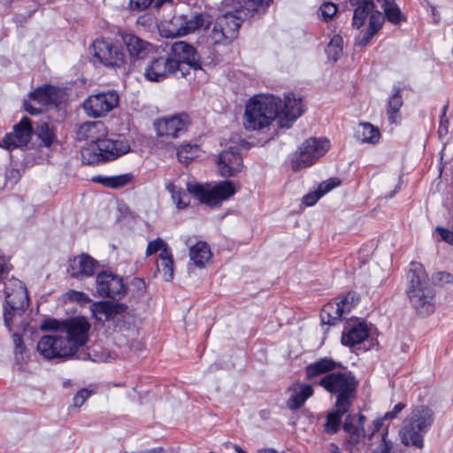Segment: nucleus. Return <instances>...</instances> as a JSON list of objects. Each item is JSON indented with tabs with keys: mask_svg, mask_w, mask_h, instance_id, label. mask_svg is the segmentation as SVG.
<instances>
[{
	"mask_svg": "<svg viewBox=\"0 0 453 453\" xmlns=\"http://www.w3.org/2000/svg\"><path fill=\"white\" fill-rule=\"evenodd\" d=\"M108 131L102 121H88L81 124L76 132L78 141L86 143L81 149L83 164L98 165L113 161L130 151V141L123 134L107 138Z\"/></svg>",
	"mask_w": 453,
	"mask_h": 453,
	"instance_id": "nucleus-1",
	"label": "nucleus"
},
{
	"mask_svg": "<svg viewBox=\"0 0 453 453\" xmlns=\"http://www.w3.org/2000/svg\"><path fill=\"white\" fill-rule=\"evenodd\" d=\"M411 266L407 274L406 293L417 314L427 317L436 309L435 291L423 265L411 262Z\"/></svg>",
	"mask_w": 453,
	"mask_h": 453,
	"instance_id": "nucleus-2",
	"label": "nucleus"
},
{
	"mask_svg": "<svg viewBox=\"0 0 453 453\" xmlns=\"http://www.w3.org/2000/svg\"><path fill=\"white\" fill-rule=\"evenodd\" d=\"M90 327L91 326L88 319L81 316L62 321L48 319L43 320L40 326L42 331L58 329V333L63 334L65 341V343L70 347L73 356L78 352L79 349L87 344Z\"/></svg>",
	"mask_w": 453,
	"mask_h": 453,
	"instance_id": "nucleus-3",
	"label": "nucleus"
},
{
	"mask_svg": "<svg viewBox=\"0 0 453 453\" xmlns=\"http://www.w3.org/2000/svg\"><path fill=\"white\" fill-rule=\"evenodd\" d=\"M434 415L432 409L420 405L415 407L404 419L399 432L400 439L405 446L417 449L424 447V436L432 426Z\"/></svg>",
	"mask_w": 453,
	"mask_h": 453,
	"instance_id": "nucleus-4",
	"label": "nucleus"
},
{
	"mask_svg": "<svg viewBox=\"0 0 453 453\" xmlns=\"http://www.w3.org/2000/svg\"><path fill=\"white\" fill-rule=\"evenodd\" d=\"M358 384L356 376L347 369L326 374L319 381V386L336 395L335 403L342 411L352 405L357 397Z\"/></svg>",
	"mask_w": 453,
	"mask_h": 453,
	"instance_id": "nucleus-5",
	"label": "nucleus"
},
{
	"mask_svg": "<svg viewBox=\"0 0 453 453\" xmlns=\"http://www.w3.org/2000/svg\"><path fill=\"white\" fill-rule=\"evenodd\" d=\"M304 111L302 98L293 93L285 96L283 111L280 97L271 94H258L247 101L244 113H303Z\"/></svg>",
	"mask_w": 453,
	"mask_h": 453,
	"instance_id": "nucleus-6",
	"label": "nucleus"
},
{
	"mask_svg": "<svg viewBox=\"0 0 453 453\" xmlns=\"http://www.w3.org/2000/svg\"><path fill=\"white\" fill-rule=\"evenodd\" d=\"M28 99V101L24 102L25 111L28 113H42V110L35 108L31 104V101L46 110L56 109L59 111L62 109V105L66 103L68 95L65 88L46 84L30 92Z\"/></svg>",
	"mask_w": 453,
	"mask_h": 453,
	"instance_id": "nucleus-7",
	"label": "nucleus"
},
{
	"mask_svg": "<svg viewBox=\"0 0 453 453\" xmlns=\"http://www.w3.org/2000/svg\"><path fill=\"white\" fill-rule=\"evenodd\" d=\"M210 24L211 19L206 14L174 15L162 25L160 33L165 37L183 36L196 30L205 29Z\"/></svg>",
	"mask_w": 453,
	"mask_h": 453,
	"instance_id": "nucleus-8",
	"label": "nucleus"
},
{
	"mask_svg": "<svg viewBox=\"0 0 453 453\" xmlns=\"http://www.w3.org/2000/svg\"><path fill=\"white\" fill-rule=\"evenodd\" d=\"M330 148V142L326 138L310 137L305 140L291 158V168L295 172L312 165L323 157Z\"/></svg>",
	"mask_w": 453,
	"mask_h": 453,
	"instance_id": "nucleus-9",
	"label": "nucleus"
},
{
	"mask_svg": "<svg viewBox=\"0 0 453 453\" xmlns=\"http://www.w3.org/2000/svg\"><path fill=\"white\" fill-rule=\"evenodd\" d=\"M188 191L201 203L208 205H216L230 198L237 190L235 184L230 180L219 182L213 188L204 187L197 183H188Z\"/></svg>",
	"mask_w": 453,
	"mask_h": 453,
	"instance_id": "nucleus-10",
	"label": "nucleus"
},
{
	"mask_svg": "<svg viewBox=\"0 0 453 453\" xmlns=\"http://www.w3.org/2000/svg\"><path fill=\"white\" fill-rule=\"evenodd\" d=\"M244 10H235L219 16L213 27L211 37L215 43H225L234 40L238 34L242 18L246 17Z\"/></svg>",
	"mask_w": 453,
	"mask_h": 453,
	"instance_id": "nucleus-11",
	"label": "nucleus"
},
{
	"mask_svg": "<svg viewBox=\"0 0 453 453\" xmlns=\"http://www.w3.org/2000/svg\"><path fill=\"white\" fill-rule=\"evenodd\" d=\"M51 334L42 336L37 343L38 352L46 359H68L73 356L70 347L58 329H51Z\"/></svg>",
	"mask_w": 453,
	"mask_h": 453,
	"instance_id": "nucleus-12",
	"label": "nucleus"
},
{
	"mask_svg": "<svg viewBox=\"0 0 453 453\" xmlns=\"http://www.w3.org/2000/svg\"><path fill=\"white\" fill-rule=\"evenodd\" d=\"M188 124V115H165L153 122V127L157 139L168 142L184 134Z\"/></svg>",
	"mask_w": 453,
	"mask_h": 453,
	"instance_id": "nucleus-13",
	"label": "nucleus"
},
{
	"mask_svg": "<svg viewBox=\"0 0 453 453\" xmlns=\"http://www.w3.org/2000/svg\"><path fill=\"white\" fill-rule=\"evenodd\" d=\"M96 289L99 296L113 300L122 299L127 291L122 277L109 271H103L96 275Z\"/></svg>",
	"mask_w": 453,
	"mask_h": 453,
	"instance_id": "nucleus-14",
	"label": "nucleus"
},
{
	"mask_svg": "<svg viewBox=\"0 0 453 453\" xmlns=\"http://www.w3.org/2000/svg\"><path fill=\"white\" fill-rule=\"evenodd\" d=\"M93 50L94 58L107 67H121L126 63L124 52L110 40L96 39Z\"/></svg>",
	"mask_w": 453,
	"mask_h": 453,
	"instance_id": "nucleus-15",
	"label": "nucleus"
},
{
	"mask_svg": "<svg viewBox=\"0 0 453 453\" xmlns=\"http://www.w3.org/2000/svg\"><path fill=\"white\" fill-rule=\"evenodd\" d=\"M4 294L7 306L20 317L28 306V295L23 282L15 278L9 279L4 283Z\"/></svg>",
	"mask_w": 453,
	"mask_h": 453,
	"instance_id": "nucleus-16",
	"label": "nucleus"
},
{
	"mask_svg": "<svg viewBox=\"0 0 453 453\" xmlns=\"http://www.w3.org/2000/svg\"><path fill=\"white\" fill-rule=\"evenodd\" d=\"M32 134L33 127L31 120L24 117L19 123L13 126L12 131L7 133L0 141V147L7 150L24 148L29 142Z\"/></svg>",
	"mask_w": 453,
	"mask_h": 453,
	"instance_id": "nucleus-17",
	"label": "nucleus"
},
{
	"mask_svg": "<svg viewBox=\"0 0 453 453\" xmlns=\"http://www.w3.org/2000/svg\"><path fill=\"white\" fill-rule=\"evenodd\" d=\"M176 73V61L171 60L170 57L161 56L148 63L144 69V77L150 81L160 82Z\"/></svg>",
	"mask_w": 453,
	"mask_h": 453,
	"instance_id": "nucleus-18",
	"label": "nucleus"
},
{
	"mask_svg": "<svg viewBox=\"0 0 453 453\" xmlns=\"http://www.w3.org/2000/svg\"><path fill=\"white\" fill-rule=\"evenodd\" d=\"M171 60L177 63V72L180 71L181 75L184 72L181 69L183 65H187L194 69L200 68L199 58L196 49L182 41L176 42L171 46Z\"/></svg>",
	"mask_w": 453,
	"mask_h": 453,
	"instance_id": "nucleus-19",
	"label": "nucleus"
},
{
	"mask_svg": "<svg viewBox=\"0 0 453 453\" xmlns=\"http://www.w3.org/2000/svg\"><path fill=\"white\" fill-rule=\"evenodd\" d=\"M119 103L117 92H106L88 96L83 103L86 113H106L114 110Z\"/></svg>",
	"mask_w": 453,
	"mask_h": 453,
	"instance_id": "nucleus-20",
	"label": "nucleus"
},
{
	"mask_svg": "<svg viewBox=\"0 0 453 453\" xmlns=\"http://www.w3.org/2000/svg\"><path fill=\"white\" fill-rule=\"evenodd\" d=\"M219 171L222 176L232 177L243 167L242 157L233 145L223 150L218 159Z\"/></svg>",
	"mask_w": 453,
	"mask_h": 453,
	"instance_id": "nucleus-21",
	"label": "nucleus"
},
{
	"mask_svg": "<svg viewBox=\"0 0 453 453\" xmlns=\"http://www.w3.org/2000/svg\"><path fill=\"white\" fill-rule=\"evenodd\" d=\"M98 262L88 254H81L69 261L68 272L73 278L90 277L94 274Z\"/></svg>",
	"mask_w": 453,
	"mask_h": 453,
	"instance_id": "nucleus-22",
	"label": "nucleus"
},
{
	"mask_svg": "<svg viewBox=\"0 0 453 453\" xmlns=\"http://www.w3.org/2000/svg\"><path fill=\"white\" fill-rule=\"evenodd\" d=\"M288 392L289 396L287 406L288 409L295 411L301 408L306 400L312 395L313 388L311 385L297 382L289 387Z\"/></svg>",
	"mask_w": 453,
	"mask_h": 453,
	"instance_id": "nucleus-23",
	"label": "nucleus"
},
{
	"mask_svg": "<svg viewBox=\"0 0 453 453\" xmlns=\"http://www.w3.org/2000/svg\"><path fill=\"white\" fill-rule=\"evenodd\" d=\"M127 306L123 303H113L108 301L94 303L91 305V312L98 321H107L113 316L125 311Z\"/></svg>",
	"mask_w": 453,
	"mask_h": 453,
	"instance_id": "nucleus-24",
	"label": "nucleus"
},
{
	"mask_svg": "<svg viewBox=\"0 0 453 453\" xmlns=\"http://www.w3.org/2000/svg\"><path fill=\"white\" fill-rule=\"evenodd\" d=\"M356 417L354 415H348L343 423V430L347 433V441L352 445H357L360 442L361 439L366 436L364 431L365 416L360 414L358 416V425L355 426Z\"/></svg>",
	"mask_w": 453,
	"mask_h": 453,
	"instance_id": "nucleus-25",
	"label": "nucleus"
},
{
	"mask_svg": "<svg viewBox=\"0 0 453 453\" xmlns=\"http://www.w3.org/2000/svg\"><path fill=\"white\" fill-rule=\"evenodd\" d=\"M341 367V363L336 362L330 357H323L308 365L305 368V372L307 378L312 379L321 374H328L336 372V369Z\"/></svg>",
	"mask_w": 453,
	"mask_h": 453,
	"instance_id": "nucleus-26",
	"label": "nucleus"
},
{
	"mask_svg": "<svg viewBox=\"0 0 453 453\" xmlns=\"http://www.w3.org/2000/svg\"><path fill=\"white\" fill-rule=\"evenodd\" d=\"M121 38L133 58H142L147 53L149 43L134 34L123 33Z\"/></svg>",
	"mask_w": 453,
	"mask_h": 453,
	"instance_id": "nucleus-27",
	"label": "nucleus"
},
{
	"mask_svg": "<svg viewBox=\"0 0 453 453\" xmlns=\"http://www.w3.org/2000/svg\"><path fill=\"white\" fill-rule=\"evenodd\" d=\"M344 313L348 312L341 301L331 302L323 307L320 312V319L323 324L334 325L337 321L341 320Z\"/></svg>",
	"mask_w": 453,
	"mask_h": 453,
	"instance_id": "nucleus-28",
	"label": "nucleus"
},
{
	"mask_svg": "<svg viewBox=\"0 0 453 453\" xmlns=\"http://www.w3.org/2000/svg\"><path fill=\"white\" fill-rule=\"evenodd\" d=\"M211 251L209 245L203 242H198L189 250V257L197 267H205L211 259Z\"/></svg>",
	"mask_w": 453,
	"mask_h": 453,
	"instance_id": "nucleus-29",
	"label": "nucleus"
},
{
	"mask_svg": "<svg viewBox=\"0 0 453 453\" xmlns=\"http://www.w3.org/2000/svg\"><path fill=\"white\" fill-rule=\"evenodd\" d=\"M157 270L165 281H171L173 279L174 263L171 250H165L164 252L159 253Z\"/></svg>",
	"mask_w": 453,
	"mask_h": 453,
	"instance_id": "nucleus-30",
	"label": "nucleus"
},
{
	"mask_svg": "<svg viewBox=\"0 0 453 453\" xmlns=\"http://www.w3.org/2000/svg\"><path fill=\"white\" fill-rule=\"evenodd\" d=\"M92 181L95 183L102 184L104 187L111 188H119L129 184L133 180L131 173H125L117 176H103L96 175L92 177Z\"/></svg>",
	"mask_w": 453,
	"mask_h": 453,
	"instance_id": "nucleus-31",
	"label": "nucleus"
},
{
	"mask_svg": "<svg viewBox=\"0 0 453 453\" xmlns=\"http://www.w3.org/2000/svg\"><path fill=\"white\" fill-rule=\"evenodd\" d=\"M368 336V329L365 324L359 323L342 336L344 345L353 346L362 342Z\"/></svg>",
	"mask_w": 453,
	"mask_h": 453,
	"instance_id": "nucleus-32",
	"label": "nucleus"
},
{
	"mask_svg": "<svg viewBox=\"0 0 453 453\" xmlns=\"http://www.w3.org/2000/svg\"><path fill=\"white\" fill-rule=\"evenodd\" d=\"M357 137L364 143L376 144L380 139V132L371 123L362 122L359 124Z\"/></svg>",
	"mask_w": 453,
	"mask_h": 453,
	"instance_id": "nucleus-33",
	"label": "nucleus"
},
{
	"mask_svg": "<svg viewBox=\"0 0 453 453\" xmlns=\"http://www.w3.org/2000/svg\"><path fill=\"white\" fill-rule=\"evenodd\" d=\"M381 8L384 12L385 20L394 25H399L403 20V15L400 8L394 0H381Z\"/></svg>",
	"mask_w": 453,
	"mask_h": 453,
	"instance_id": "nucleus-34",
	"label": "nucleus"
},
{
	"mask_svg": "<svg viewBox=\"0 0 453 453\" xmlns=\"http://www.w3.org/2000/svg\"><path fill=\"white\" fill-rule=\"evenodd\" d=\"M350 407H346L344 411L340 410L335 403V411L329 412L326 416V422L325 424V431L327 434H335L338 432L342 423V417L349 411Z\"/></svg>",
	"mask_w": 453,
	"mask_h": 453,
	"instance_id": "nucleus-35",
	"label": "nucleus"
},
{
	"mask_svg": "<svg viewBox=\"0 0 453 453\" xmlns=\"http://www.w3.org/2000/svg\"><path fill=\"white\" fill-rule=\"evenodd\" d=\"M272 123L268 115H244L242 124L247 130H260Z\"/></svg>",
	"mask_w": 453,
	"mask_h": 453,
	"instance_id": "nucleus-36",
	"label": "nucleus"
},
{
	"mask_svg": "<svg viewBox=\"0 0 453 453\" xmlns=\"http://www.w3.org/2000/svg\"><path fill=\"white\" fill-rule=\"evenodd\" d=\"M343 39L341 35H335L333 36L326 48V52L328 58L334 62L337 61L342 55Z\"/></svg>",
	"mask_w": 453,
	"mask_h": 453,
	"instance_id": "nucleus-37",
	"label": "nucleus"
},
{
	"mask_svg": "<svg viewBox=\"0 0 453 453\" xmlns=\"http://www.w3.org/2000/svg\"><path fill=\"white\" fill-rule=\"evenodd\" d=\"M198 146L185 144L180 146L177 151V157L180 163L188 165L194 157L197 156Z\"/></svg>",
	"mask_w": 453,
	"mask_h": 453,
	"instance_id": "nucleus-38",
	"label": "nucleus"
},
{
	"mask_svg": "<svg viewBox=\"0 0 453 453\" xmlns=\"http://www.w3.org/2000/svg\"><path fill=\"white\" fill-rule=\"evenodd\" d=\"M166 189L171 193L172 198L178 208H186L188 206V195L185 192H183L180 188H177L173 183H169L166 185Z\"/></svg>",
	"mask_w": 453,
	"mask_h": 453,
	"instance_id": "nucleus-39",
	"label": "nucleus"
},
{
	"mask_svg": "<svg viewBox=\"0 0 453 453\" xmlns=\"http://www.w3.org/2000/svg\"><path fill=\"white\" fill-rule=\"evenodd\" d=\"M36 134L46 147H50L55 141V133L48 123L38 126Z\"/></svg>",
	"mask_w": 453,
	"mask_h": 453,
	"instance_id": "nucleus-40",
	"label": "nucleus"
},
{
	"mask_svg": "<svg viewBox=\"0 0 453 453\" xmlns=\"http://www.w3.org/2000/svg\"><path fill=\"white\" fill-rule=\"evenodd\" d=\"M372 453H395V444L388 438V430H384L379 445Z\"/></svg>",
	"mask_w": 453,
	"mask_h": 453,
	"instance_id": "nucleus-41",
	"label": "nucleus"
},
{
	"mask_svg": "<svg viewBox=\"0 0 453 453\" xmlns=\"http://www.w3.org/2000/svg\"><path fill=\"white\" fill-rule=\"evenodd\" d=\"M273 0H240L242 4L241 10H244V13H246V11L248 12H257L260 6L268 5Z\"/></svg>",
	"mask_w": 453,
	"mask_h": 453,
	"instance_id": "nucleus-42",
	"label": "nucleus"
},
{
	"mask_svg": "<svg viewBox=\"0 0 453 453\" xmlns=\"http://www.w3.org/2000/svg\"><path fill=\"white\" fill-rule=\"evenodd\" d=\"M165 250H170L168 248L167 243L163 241L161 238H157L156 240H153L148 243L147 250H146V256L150 257L157 251L164 252Z\"/></svg>",
	"mask_w": 453,
	"mask_h": 453,
	"instance_id": "nucleus-43",
	"label": "nucleus"
},
{
	"mask_svg": "<svg viewBox=\"0 0 453 453\" xmlns=\"http://www.w3.org/2000/svg\"><path fill=\"white\" fill-rule=\"evenodd\" d=\"M300 115H274L273 120H276L280 128H289Z\"/></svg>",
	"mask_w": 453,
	"mask_h": 453,
	"instance_id": "nucleus-44",
	"label": "nucleus"
},
{
	"mask_svg": "<svg viewBox=\"0 0 453 453\" xmlns=\"http://www.w3.org/2000/svg\"><path fill=\"white\" fill-rule=\"evenodd\" d=\"M403 104L402 96H400V89L395 90L394 94L388 99V106L390 111L388 113H397Z\"/></svg>",
	"mask_w": 453,
	"mask_h": 453,
	"instance_id": "nucleus-45",
	"label": "nucleus"
},
{
	"mask_svg": "<svg viewBox=\"0 0 453 453\" xmlns=\"http://www.w3.org/2000/svg\"><path fill=\"white\" fill-rule=\"evenodd\" d=\"M319 11H320V13H321V16L323 17V19L326 20H329L337 12V6L331 2H327V3H324L320 6Z\"/></svg>",
	"mask_w": 453,
	"mask_h": 453,
	"instance_id": "nucleus-46",
	"label": "nucleus"
},
{
	"mask_svg": "<svg viewBox=\"0 0 453 453\" xmlns=\"http://www.w3.org/2000/svg\"><path fill=\"white\" fill-rule=\"evenodd\" d=\"M67 296L70 301L78 303L80 304H86L90 302L88 296L81 291L70 290L67 293Z\"/></svg>",
	"mask_w": 453,
	"mask_h": 453,
	"instance_id": "nucleus-47",
	"label": "nucleus"
},
{
	"mask_svg": "<svg viewBox=\"0 0 453 453\" xmlns=\"http://www.w3.org/2000/svg\"><path fill=\"white\" fill-rule=\"evenodd\" d=\"M340 185V180L336 178L329 179L324 182H322L319 188L318 191L323 196L325 194L331 191L333 188H336Z\"/></svg>",
	"mask_w": 453,
	"mask_h": 453,
	"instance_id": "nucleus-48",
	"label": "nucleus"
},
{
	"mask_svg": "<svg viewBox=\"0 0 453 453\" xmlns=\"http://www.w3.org/2000/svg\"><path fill=\"white\" fill-rule=\"evenodd\" d=\"M358 302L359 296L357 294L354 292L347 294L345 297L341 300V303L344 305V308L347 312H349L351 308Z\"/></svg>",
	"mask_w": 453,
	"mask_h": 453,
	"instance_id": "nucleus-49",
	"label": "nucleus"
},
{
	"mask_svg": "<svg viewBox=\"0 0 453 453\" xmlns=\"http://www.w3.org/2000/svg\"><path fill=\"white\" fill-rule=\"evenodd\" d=\"M131 289L138 296L143 295L146 290V284L144 280L142 278H134L131 281Z\"/></svg>",
	"mask_w": 453,
	"mask_h": 453,
	"instance_id": "nucleus-50",
	"label": "nucleus"
},
{
	"mask_svg": "<svg viewBox=\"0 0 453 453\" xmlns=\"http://www.w3.org/2000/svg\"><path fill=\"white\" fill-rule=\"evenodd\" d=\"M15 358L19 363H27L29 359V354L24 344L18 346L14 349Z\"/></svg>",
	"mask_w": 453,
	"mask_h": 453,
	"instance_id": "nucleus-51",
	"label": "nucleus"
},
{
	"mask_svg": "<svg viewBox=\"0 0 453 453\" xmlns=\"http://www.w3.org/2000/svg\"><path fill=\"white\" fill-rule=\"evenodd\" d=\"M91 392L88 389L80 390L73 397V404L75 407H81L89 397Z\"/></svg>",
	"mask_w": 453,
	"mask_h": 453,
	"instance_id": "nucleus-52",
	"label": "nucleus"
},
{
	"mask_svg": "<svg viewBox=\"0 0 453 453\" xmlns=\"http://www.w3.org/2000/svg\"><path fill=\"white\" fill-rule=\"evenodd\" d=\"M436 232L440 234L441 240L445 242L453 245V232L448 229H445L441 226L436 227Z\"/></svg>",
	"mask_w": 453,
	"mask_h": 453,
	"instance_id": "nucleus-53",
	"label": "nucleus"
},
{
	"mask_svg": "<svg viewBox=\"0 0 453 453\" xmlns=\"http://www.w3.org/2000/svg\"><path fill=\"white\" fill-rule=\"evenodd\" d=\"M322 197L318 189L314 192L309 193L303 197V203L307 206L314 205L318 200Z\"/></svg>",
	"mask_w": 453,
	"mask_h": 453,
	"instance_id": "nucleus-54",
	"label": "nucleus"
},
{
	"mask_svg": "<svg viewBox=\"0 0 453 453\" xmlns=\"http://www.w3.org/2000/svg\"><path fill=\"white\" fill-rule=\"evenodd\" d=\"M15 316H17V312L13 313V311L6 305L4 311V321L10 331L12 330V319Z\"/></svg>",
	"mask_w": 453,
	"mask_h": 453,
	"instance_id": "nucleus-55",
	"label": "nucleus"
},
{
	"mask_svg": "<svg viewBox=\"0 0 453 453\" xmlns=\"http://www.w3.org/2000/svg\"><path fill=\"white\" fill-rule=\"evenodd\" d=\"M449 132V119L447 115H441L440 119V125L438 128V134L440 137L445 136Z\"/></svg>",
	"mask_w": 453,
	"mask_h": 453,
	"instance_id": "nucleus-56",
	"label": "nucleus"
},
{
	"mask_svg": "<svg viewBox=\"0 0 453 453\" xmlns=\"http://www.w3.org/2000/svg\"><path fill=\"white\" fill-rule=\"evenodd\" d=\"M434 280L438 281L441 285L452 283L453 275L446 272H440L436 274Z\"/></svg>",
	"mask_w": 453,
	"mask_h": 453,
	"instance_id": "nucleus-57",
	"label": "nucleus"
},
{
	"mask_svg": "<svg viewBox=\"0 0 453 453\" xmlns=\"http://www.w3.org/2000/svg\"><path fill=\"white\" fill-rule=\"evenodd\" d=\"M404 407L405 405L401 403L395 404L392 411H388L384 415V418L388 419L395 418Z\"/></svg>",
	"mask_w": 453,
	"mask_h": 453,
	"instance_id": "nucleus-58",
	"label": "nucleus"
},
{
	"mask_svg": "<svg viewBox=\"0 0 453 453\" xmlns=\"http://www.w3.org/2000/svg\"><path fill=\"white\" fill-rule=\"evenodd\" d=\"M385 418H378V419H375L372 423V426H373V430L371 434H366L365 437L368 438V440H372V436L374 435V434L378 431H380L381 429V426H382V424H383V420Z\"/></svg>",
	"mask_w": 453,
	"mask_h": 453,
	"instance_id": "nucleus-59",
	"label": "nucleus"
},
{
	"mask_svg": "<svg viewBox=\"0 0 453 453\" xmlns=\"http://www.w3.org/2000/svg\"><path fill=\"white\" fill-rule=\"evenodd\" d=\"M153 0H135V4L139 9H145L151 4Z\"/></svg>",
	"mask_w": 453,
	"mask_h": 453,
	"instance_id": "nucleus-60",
	"label": "nucleus"
},
{
	"mask_svg": "<svg viewBox=\"0 0 453 453\" xmlns=\"http://www.w3.org/2000/svg\"><path fill=\"white\" fill-rule=\"evenodd\" d=\"M12 340H13V343H14L15 348L24 344L21 336L19 334H12Z\"/></svg>",
	"mask_w": 453,
	"mask_h": 453,
	"instance_id": "nucleus-61",
	"label": "nucleus"
},
{
	"mask_svg": "<svg viewBox=\"0 0 453 453\" xmlns=\"http://www.w3.org/2000/svg\"><path fill=\"white\" fill-rule=\"evenodd\" d=\"M232 143L235 144V143H239L241 142V144L242 146H244V143H246L245 142H243L242 140H240L239 137L235 136L234 138H231V141H230Z\"/></svg>",
	"mask_w": 453,
	"mask_h": 453,
	"instance_id": "nucleus-62",
	"label": "nucleus"
},
{
	"mask_svg": "<svg viewBox=\"0 0 453 453\" xmlns=\"http://www.w3.org/2000/svg\"><path fill=\"white\" fill-rule=\"evenodd\" d=\"M234 450L237 452V453H246L241 447H239L238 445H234Z\"/></svg>",
	"mask_w": 453,
	"mask_h": 453,
	"instance_id": "nucleus-63",
	"label": "nucleus"
},
{
	"mask_svg": "<svg viewBox=\"0 0 453 453\" xmlns=\"http://www.w3.org/2000/svg\"><path fill=\"white\" fill-rule=\"evenodd\" d=\"M259 453H276L273 449H266L259 451Z\"/></svg>",
	"mask_w": 453,
	"mask_h": 453,
	"instance_id": "nucleus-64",
	"label": "nucleus"
}]
</instances>
